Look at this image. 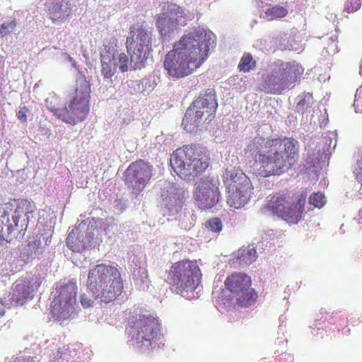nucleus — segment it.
Returning a JSON list of instances; mask_svg holds the SVG:
<instances>
[{
  "instance_id": "obj_2",
  "label": "nucleus",
  "mask_w": 362,
  "mask_h": 362,
  "mask_svg": "<svg viewBox=\"0 0 362 362\" xmlns=\"http://www.w3.org/2000/svg\"><path fill=\"white\" fill-rule=\"evenodd\" d=\"M213 43L212 33L203 30H194L183 35L165 54L164 69L173 78L189 76L206 61Z\"/></svg>"
},
{
  "instance_id": "obj_38",
  "label": "nucleus",
  "mask_w": 362,
  "mask_h": 362,
  "mask_svg": "<svg viewBox=\"0 0 362 362\" xmlns=\"http://www.w3.org/2000/svg\"><path fill=\"white\" fill-rule=\"evenodd\" d=\"M358 223L362 224V208L360 209L358 213Z\"/></svg>"
},
{
  "instance_id": "obj_33",
  "label": "nucleus",
  "mask_w": 362,
  "mask_h": 362,
  "mask_svg": "<svg viewBox=\"0 0 362 362\" xmlns=\"http://www.w3.org/2000/svg\"><path fill=\"white\" fill-rule=\"evenodd\" d=\"M354 174L357 182L361 185L358 190V194L359 199H362V159L357 162L356 167L354 170Z\"/></svg>"
},
{
  "instance_id": "obj_3",
  "label": "nucleus",
  "mask_w": 362,
  "mask_h": 362,
  "mask_svg": "<svg viewBox=\"0 0 362 362\" xmlns=\"http://www.w3.org/2000/svg\"><path fill=\"white\" fill-rule=\"evenodd\" d=\"M86 286L95 300L104 303L114 301L124 289L120 268L117 264L95 265L88 272Z\"/></svg>"
},
{
  "instance_id": "obj_37",
  "label": "nucleus",
  "mask_w": 362,
  "mask_h": 362,
  "mask_svg": "<svg viewBox=\"0 0 362 362\" xmlns=\"http://www.w3.org/2000/svg\"><path fill=\"white\" fill-rule=\"evenodd\" d=\"M80 302L81 305L84 308H90L93 305V300L86 296V294L83 293L80 296Z\"/></svg>"
},
{
  "instance_id": "obj_6",
  "label": "nucleus",
  "mask_w": 362,
  "mask_h": 362,
  "mask_svg": "<svg viewBox=\"0 0 362 362\" xmlns=\"http://www.w3.org/2000/svg\"><path fill=\"white\" fill-rule=\"evenodd\" d=\"M127 332L139 349H154L163 334L159 320L150 314H139L128 320Z\"/></svg>"
},
{
  "instance_id": "obj_15",
  "label": "nucleus",
  "mask_w": 362,
  "mask_h": 362,
  "mask_svg": "<svg viewBox=\"0 0 362 362\" xmlns=\"http://www.w3.org/2000/svg\"><path fill=\"white\" fill-rule=\"evenodd\" d=\"M156 26L163 38H170L178 33L180 25L185 21V10L173 2H165L162 13L155 16Z\"/></svg>"
},
{
  "instance_id": "obj_36",
  "label": "nucleus",
  "mask_w": 362,
  "mask_h": 362,
  "mask_svg": "<svg viewBox=\"0 0 362 362\" xmlns=\"http://www.w3.org/2000/svg\"><path fill=\"white\" fill-rule=\"evenodd\" d=\"M29 110L26 106H23L20 108L17 113V117L21 123H25L27 122V113Z\"/></svg>"
},
{
  "instance_id": "obj_34",
  "label": "nucleus",
  "mask_w": 362,
  "mask_h": 362,
  "mask_svg": "<svg viewBox=\"0 0 362 362\" xmlns=\"http://www.w3.org/2000/svg\"><path fill=\"white\" fill-rule=\"evenodd\" d=\"M361 7L360 0H349L346 3L345 9L348 13L358 11Z\"/></svg>"
},
{
  "instance_id": "obj_27",
  "label": "nucleus",
  "mask_w": 362,
  "mask_h": 362,
  "mask_svg": "<svg viewBox=\"0 0 362 362\" xmlns=\"http://www.w3.org/2000/svg\"><path fill=\"white\" fill-rule=\"evenodd\" d=\"M313 103V98L312 95L309 93L305 94L301 97L300 100L297 103V111L303 114L312 106Z\"/></svg>"
},
{
  "instance_id": "obj_20",
  "label": "nucleus",
  "mask_w": 362,
  "mask_h": 362,
  "mask_svg": "<svg viewBox=\"0 0 362 362\" xmlns=\"http://www.w3.org/2000/svg\"><path fill=\"white\" fill-rule=\"evenodd\" d=\"M45 247L42 245L40 236L29 238L27 243L20 249L19 257L25 264L31 262L44 252Z\"/></svg>"
},
{
  "instance_id": "obj_24",
  "label": "nucleus",
  "mask_w": 362,
  "mask_h": 362,
  "mask_svg": "<svg viewBox=\"0 0 362 362\" xmlns=\"http://www.w3.org/2000/svg\"><path fill=\"white\" fill-rule=\"evenodd\" d=\"M264 13L268 21H274L286 16L288 9L280 5H274L268 8Z\"/></svg>"
},
{
  "instance_id": "obj_4",
  "label": "nucleus",
  "mask_w": 362,
  "mask_h": 362,
  "mask_svg": "<svg viewBox=\"0 0 362 362\" xmlns=\"http://www.w3.org/2000/svg\"><path fill=\"white\" fill-rule=\"evenodd\" d=\"M210 156L202 146L185 145L177 149L172 155L170 165L175 173L182 179L193 180L209 168Z\"/></svg>"
},
{
  "instance_id": "obj_31",
  "label": "nucleus",
  "mask_w": 362,
  "mask_h": 362,
  "mask_svg": "<svg viewBox=\"0 0 362 362\" xmlns=\"http://www.w3.org/2000/svg\"><path fill=\"white\" fill-rule=\"evenodd\" d=\"M205 226L207 229L216 233H220L223 228L222 222L217 217L208 220L205 223Z\"/></svg>"
},
{
  "instance_id": "obj_30",
  "label": "nucleus",
  "mask_w": 362,
  "mask_h": 362,
  "mask_svg": "<svg viewBox=\"0 0 362 362\" xmlns=\"http://www.w3.org/2000/svg\"><path fill=\"white\" fill-rule=\"evenodd\" d=\"M326 202V199L322 192H314L309 197V204L317 208H322Z\"/></svg>"
},
{
  "instance_id": "obj_1",
  "label": "nucleus",
  "mask_w": 362,
  "mask_h": 362,
  "mask_svg": "<svg viewBox=\"0 0 362 362\" xmlns=\"http://www.w3.org/2000/svg\"><path fill=\"white\" fill-rule=\"evenodd\" d=\"M255 156L253 173L262 177L279 176L291 170L299 160V142L291 137H255L247 146Z\"/></svg>"
},
{
  "instance_id": "obj_23",
  "label": "nucleus",
  "mask_w": 362,
  "mask_h": 362,
  "mask_svg": "<svg viewBox=\"0 0 362 362\" xmlns=\"http://www.w3.org/2000/svg\"><path fill=\"white\" fill-rule=\"evenodd\" d=\"M89 242L83 234L76 235L73 233H69L66 240L68 247L76 252H83L88 247Z\"/></svg>"
},
{
  "instance_id": "obj_19",
  "label": "nucleus",
  "mask_w": 362,
  "mask_h": 362,
  "mask_svg": "<svg viewBox=\"0 0 362 362\" xmlns=\"http://www.w3.org/2000/svg\"><path fill=\"white\" fill-rule=\"evenodd\" d=\"M30 202L25 199H21L16 202V208L12 216L13 224L8 226V233H11L15 230H25L28 226V214L32 213Z\"/></svg>"
},
{
  "instance_id": "obj_12",
  "label": "nucleus",
  "mask_w": 362,
  "mask_h": 362,
  "mask_svg": "<svg viewBox=\"0 0 362 362\" xmlns=\"http://www.w3.org/2000/svg\"><path fill=\"white\" fill-rule=\"evenodd\" d=\"M129 34L127 37L126 47L131 62L137 68L148 58L152 52L151 35L141 23L130 26Z\"/></svg>"
},
{
  "instance_id": "obj_29",
  "label": "nucleus",
  "mask_w": 362,
  "mask_h": 362,
  "mask_svg": "<svg viewBox=\"0 0 362 362\" xmlns=\"http://www.w3.org/2000/svg\"><path fill=\"white\" fill-rule=\"evenodd\" d=\"M13 209V205L11 202L0 204V228L4 224L5 219L8 221V216Z\"/></svg>"
},
{
  "instance_id": "obj_21",
  "label": "nucleus",
  "mask_w": 362,
  "mask_h": 362,
  "mask_svg": "<svg viewBox=\"0 0 362 362\" xmlns=\"http://www.w3.org/2000/svg\"><path fill=\"white\" fill-rule=\"evenodd\" d=\"M48 13L53 22L63 21L70 15L71 8L68 3L61 0L49 7Z\"/></svg>"
},
{
  "instance_id": "obj_18",
  "label": "nucleus",
  "mask_w": 362,
  "mask_h": 362,
  "mask_svg": "<svg viewBox=\"0 0 362 362\" xmlns=\"http://www.w3.org/2000/svg\"><path fill=\"white\" fill-rule=\"evenodd\" d=\"M41 285L40 278L33 276L16 281L12 288L11 301L16 305H23L33 296Z\"/></svg>"
},
{
  "instance_id": "obj_35",
  "label": "nucleus",
  "mask_w": 362,
  "mask_h": 362,
  "mask_svg": "<svg viewBox=\"0 0 362 362\" xmlns=\"http://www.w3.org/2000/svg\"><path fill=\"white\" fill-rule=\"evenodd\" d=\"M129 58L124 53H121L118 57V65L122 72L128 71Z\"/></svg>"
},
{
  "instance_id": "obj_28",
  "label": "nucleus",
  "mask_w": 362,
  "mask_h": 362,
  "mask_svg": "<svg viewBox=\"0 0 362 362\" xmlns=\"http://www.w3.org/2000/svg\"><path fill=\"white\" fill-rule=\"evenodd\" d=\"M174 188L173 187H167L166 189H163L161 194L160 198L162 199L163 204L167 207L172 206L176 202V194L173 193Z\"/></svg>"
},
{
  "instance_id": "obj_13",
  "label": "nucleus",
  "mask_w": 362,
  "mask_h": 362,
  "mask_svg": "<svg viewBox=\"0 0 362 362\" xmlns=\"http://www.w3.org/2000/svg\"><path fill=\"white\" fill-rule=\"evenodd\" d=\"M78 287L75 279L59 282L52 303V315L59 320L69 319L76 311Z\"/></svg>"
},
{
  "instance_id": "obj_9",
  "label": "nucleus",
  "mask_w": 362,
  "mask_h": 362,
  "mask_svg": "<svg viewBox=\"0 0 362 362\" xmlns=\"http://www.w3.org/2000/svg\"><path fill=\"white\" fill-rule=\"evenodd\" d=\"M201 271L196 261L184 259L173 263L168 271L167 283L174 292L194 291L201 279Z\"/></svg>"
},
{
  "instance_id": "obj_14",
  "label": "nucleus",
  "mask_w": 362,
  "mask_h": 362,
  "mask_svg": "<svg viewBox=\"0 0 362 362\" xmlns=\"http://www.w3.org/2000/svg\"><path fill=\"white\" fill-rule=\"evenodd\" d=\"M224 284L238 306L247 308L257 301V293L251 287V278L248 275L238 272L233 273L226 279Z\"/></svg>"
},
{
  "instance_id": "obj_8",
  "label": "nucleus",
  "mask_w": 362,
  "mask_h": 362,
  "mask_svg": "<svg viewBox=\"0 0 362 362\" xmlns=\"http://www.w3.org/2000/svg\"><path fill=\"white\" fill-rule=\"evenodd\" d=\"M303 71V68L294 62L279 60L274 62L271 72L264 78L263 90L267 93L280 95L284 90L292 88Z\"/></svg>"
},
{
  "instance_id": "obj_32",
  "label": "nucleus",
  "mask_w": 362,
  "mask_h": 362,
  "mask_svg": "<svg viewBox=\"0 0 362 362\" xmlns=\"http://www.w3.org/2000/svg\"><path fill=\"white\" fill-rule=\"evenodd\" d=\"M17 21L16 19L10 22L4 23L0 25V37L3 38L11 32H12L16 27Z\"/></svg>"
},
{
  "instance_id": "obj_7",
  "label": "nucleus",
  "mask_w": 362,
  "mask_h": 362,
  "mask_svg": "<svg viewBox=\"0 0 362 362\" xmlns=\"http://www.w3.org/2000/svg\"><path fill=\"white\" fill-rule=\"evenodd\" d=\"M90 86L84 75H80L76 81L75 95L64 108L50 107V111L59 119L67 124L75 125L83 122L87 117L90 107Z\"/></svg>"
},
{
  "instance_id": "obj_5",
  "label": "nucleus",
  "mask_w": 362,
  "mask_h": 362,
  "mask_svg": "<svg viewBox=\"0 0 362 362\" xmlns=\"http://www.w3.org/2000/svg\"><path fill=\"white\" fill-rule=\"evenodd\" d=\"M218 104L214 89L209 88L191 103L183 117L182 125L188 132L206 129L214 119Z\"/></svg>"
},
{
  "instance_id": "obj_17",
  "label": "nucleus",
  "mask_w": 362,
  "mask_h": 362,
  "mask_svg": "<svg viewBox=\"0 0 362 362\" xmlns=\"http://www.w3.org/2000/svg\"><path fill=\"white\" fill-rule=\"evenodd\" d=\"M153 170V165L144 160L131 163L124 173L125 185L136 194L141 192L152 178Z\"/></svg>"
},
{
  "instance_id": "obj_11",
  "label": "nucleus",
  "mask_w": 362,
  "mask_h": 362,
  "mask_svg": "<svg viewBox=\"0 0 362 362\" xmlns=\"http://www.w3.org/2000/svg\"><path fill=\"white\" fill-rule=\"evenodd\" d=\"M306 197V193H301L294 198L277 193L267 202V209L288 224H296L303 218Z\"/></svg>"
},
{
  "instance_id": "obj_26",
  "label": "nucleus",
  "mask_w": 362,
  "mask_h": 362,
  "mask_svg": "<svg viewBox=\"0 0 362 362\" xmlns=\"http://www.w3.org/2000/svg\"><path fill=\"white\" fill-rule=\"evenodd\" d=\"M257 252L255 247L249 245L240 250V259L245 264H251L257 259Z\"/></svg>"
},
{
  "instance_id": "obj_25",
  "label": "nucleus",
  "mask_w": 362,
  "mask_h": 362,
  "mask_svg": "<svg viewBox=\"0 0 362 362\" xmlns=\"http://www.w3.org/2000/svg\"><path fill=\"white\" fill-rule=\"evenodd\" d=\"M256 66V61L250 53L245 52L243 54L238 64V69L244 73L249 72Z\"/></svg>"
},
{
  "instance_id": "obj_16",
  "label": "nucleus",
  "mask_w": 362,
  "mask_h": 362,
  "mask_svg": "<svg viewBox=\"0 0 362 362\" xmlns=\"http://www.w3.org/2000/svg\"><path fill=\"white\" fill-rule=\"evenodd\" d=\"M193 197L196 204L202 210L215 207L221 197L219 180L209 176L199 179L195 184Z\"/></svg>"
},
{
  "instance_id": "obj_22",
  "label": "nucleus",
  "mask_w": 362,
  "mask_h": 362,
  "mask_svg": "<svg viewBox=\"0 0 362 362\" xmlns=\"http://www.w3.org/2000/svg\"><path fill=\"white\" fill-rule=\"evenodd\" d=\"M101 74L104 78L110 79L116 73L117 63L114 56L110 53L101 54Z\"/></svg>"
},
{
  "instance_id": "obj_10",
  "label": "nucleus",
  "mask_w": 362,
  "mask_h": 362,
  "mask_svg": "<svg viewBox=\"0 0 362 362\" xmlns=\"http://www.w3.org/2000/svg\"><path fill=\"white\" fill-rule=\"evenodd\" d=\"M223 178L228 194V206L235 209L244 207L253 193V186L250 178L242 170L234 169L226 170Z\"/></svg>"
}]
</instances>
